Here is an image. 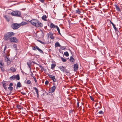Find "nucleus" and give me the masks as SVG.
<instances>
[{
    "label": "nucleus",
    "mask_w": 122,
    "mask_h": 122,
    "mask_svg": "<svg viewBox=\"0 0 122 122\" xmlns=\"http://www.w3.org/2000/svg\"><path fill=\"white\" fill-rule=\"evenodd\" d=\"M90 98L92 100V101H94V99L93 98L92 96H90Z\"/></svg>",
    "instance_id": "nucleus-38"
},
{
    "label": "nucleus",
    "mask_w": 122,
    "mask_h": 122,
    "mask_svg": "<svg viewBox=\"0 0 122 122\" xmlns=\"http://www.w3.org/2000/svg\"><path fill=\"white\" fill-rule=\"evenodd\" d=\"M56 65L55 64H52L51 65V69H53L54 68Z\"/></svg>",
    "instance_id": "nucleus-27"
},
{
    "label": "nucleus",
    "mask_w": 122,
    "mask_h": 122,
    "mask_svg": "<svg viewBox=\"0 0 122 122\" xmlns=\"http://www.w3.org/2000/svg\"><path fill=\"white\" fill-rule=\"evenodd\" d=\"M60 70L64 72L65 70V68L63 66H61L60 67Z\"/></svg>",
    "instance_id": "nucleus-23"
},
{
    "label": "nucleus",
    "mask_w": 122,
    "mask_h": 122,
    "mask_svg": "<svg viewBox=\"0 0 122 122\" xmlns=\"http://www.w3.org/2000/svg\"><path fill=\"white\" fill-rule=\"evenodd\" d=\"M17 86L18 87H20L21 86V84L20 82H18L17 84Z\"/></svg>",
    "instance_id": "nucleus-31"
},
{
    "label": "nucleus",
    "mask_w": 122,
    "mask_h": 122,
    "mask_svg": "<svg viewBox=\"0 0 122 122\" xmlns=\"http://www.w3.org/2000/svg\"><path fill=\"white\" fill-rule=\"evenodd\" d=\"M33 77L34 78V81H35V82L36 83L37 82V80H36V78L34 77Z\"/></svg>",
    "instance_id": "nucleus-42"
},
{
    "label": "nucleus",
    "mask_w": 122,
    "mask_h": 122,
    "mask_svg": "<svg viewBox=\"0 0 122 122\" xmlns=\"http://www.w3.org/2000/svg\"><path fill=\"white\" fill-rule=\"evenodd\" d=\"M61 49L62 50H64L65 49V47H63V46H62L61 47Z\"/></svg>",
    "instance_id": "nucleus-43"
},
{
    "label": "nucleus",
    "mask_w": 122,
    "mask_h": 122,
    "mask_svg": "<svg viewBox=\"0 0 122 122\" xmlns=\"http://www.w3.org/2000/svg\"><path fill=\"white\" fill-rule=\"evenodd\" d=\"M99 113L100 114H102L103 113V112L102 111H100L99 112Z\"/></svg>",
    "instance_id": "nucleus-41"
},
{
    "label": "nucleus",
    "mask_w": 122,
    "mask_h": 122,
    "mask_svg": "<svg viewBox=\"0 0 122 122\" xmlns=\"http://www.w3.org/2000/svg\"><path fill=\"white\" fill-rule=\"evenodd\" d=\"M10 70L12 72H15L16 71V69L13 67H11L10 68Z\"/></svg>",
    "instance_id": "nucleus-15"
},
{
    "label": "nucleus",
    "mask_w": 122,
    "mask_h": 122,
    "mask_svg": "<svg viewBox=\"0 0 122 122\" xmlns=\"http://www.w3.org/2000/svg\"><path fill=\"white\" fill-rule=\"evenodd\" d=\"M110 22L111 24H112L113 27L114 29L115 30H117V28L115 27V25H114L112 21H110Z\"/></svg>",
    "instance_id": "nucleus-20"
},
{
    "label": "nucleus",
    "mask_w": 122,
    "mask_h": 122,
    "mask_svg": "<svg viewBox=\"0 0 122 122\" xmlns=\"http://www.w3.org/2000/svg\"><path fill=\"white\" fill-rule=\"evenodd\" d=\"M76 12L77 13H78L79 14L81 13V12L79 10V9H78L76 10Z\"/></svg>",
    "instance_id": "nucleus-32"
},
{
    "label": "nucleus",
    "mask_w": 122,
    "mask_h": 122,
    "mask_svg": "<svg viewBox=\"0 0 122 122\" xmlns=\"http://www.w3.org/2000/svg\"><path fill=\"white\" fill-rule=\"evenodd\" d=\"M70 61L71 62L73 63H74L75 60L72 56H71L70 57Z\"/></svg>",
    "instance_id": "nucleus-17"
},
{
    "label": "nucleus",
    "mask_w": 122,
    "mask_h": 122,
    "mask_svg": "<svg viewBox=\"0 0 122 122\" xmlns=\"http://www.w3.org/2000/svg\"><path fill=\"white\" fill-rule=\"evenodd\" d=\"M64 55L67 57H68L69 56V54L68 52L67 51L65 52L64 53Z\"/></svg>",
    "instance_id": "nucleus-28"
},
{
    "label": "nucleus",
    "mask_w": 122,
    "mask_h": 122,
    "mask_svg": "<svg viewBox=\"0 0 122 122\" xmlns=\"http://www.w3.org/2000/svg\"><path fill=\"white\" fill-rule=\"evenodd\" d=\"M15 75H14L10 77V79L11 80H13L15 79Z\"/></svg>",
    "instance_id": "nucleus-26"
},
{
    "label": "nucleus",
    "mask_w": 122,
    "mask_h": 122,
    "mask_svg": "<svg viewBox=\"0 0 122 122\" xmlns=\"http://www.w3.org/2000/svg\"><path fill=\"white\" fill-rule=\"evenodd\" d=\"M11 14L14 16H19L21 15V13L20 11H16L13 12Z\"/></svg>",
    "instance_id": "nucleus-3"
},
{
    "label": "nucleus",
    "mask_w": 122,
    "mask_h": 122,
    "mask_svg": "<svg viewBox=\"0 0 122 122\" xmlns=\"http://www.w3.org/2000/svg\"><path fill=\"white\" fill-rule=\"evenodd\" d=\"M45 83L46 85H48L49 84V82L48 81H46L45 82Z\"/></svg>",
    "instance_id": "nucleus-37"
},
{
    "label": "nucleus",
    "mask_w": 122,
    "mask_h": 122,
    "mask_svg": "<svg viewBox=\"0 0 122 122\" xmlns=\"http://www.w3.org/2000/svg\"><path fill=\"white\" fill-rule=\"evenodd\" d=\"M56 87L55 86H53L51 88V91L52 92H54L55 90Z\"/></svg>",
    "instance_id": "nucleus-21"
},
{
    "label": "nucleus",
    "mask_w": 122,
    "mask_h": 122,
    "mask_svg": "<svg viewBox=\"0 0 122 122\" xmlns=\"http://www.w3.org/2000/svg\"><path fill=\"white\" fill-rule=\"evenodd\" d=\"M47 17L46 15H43L41 17L42 19L43 20L45 21H46L47 20Z\"/></svg>",
    "instance_id": "nucleus-18"
},
{
    "label": "nucleus",
    "mask_w": 122,
    "mask_h": 122,
    "mask_svg": "<svg viewBox=\"0 0 122 122\" xmlns=\"http://www.w3.org/2000/svg\"><path fill=\"white\" fill-rule=\"evenodd\" d=\"M4 17L8 21H9V18L8 17V16L7 15H5L4 16Z\"/></svg>",
    "instance_id": "nucleus-30"
},
{
    "label": "nucleus",
    "mask_w": 122,
    "mask_h": 122,
    "mask_svg": "<svg viewBox=\"0 0 122 122\" xmlns=\"http://www.w3.org/2000/svg\"><path fill=\"white\" fill-rule=\"evenodd\" d=\"M31 81L30 80H28L26 81V83L27 84H30Z\"/></svg>",
    "instance_id": "nucleus-34"
},
{
    "label": "nucleus",
    "mask_w": 122,
    "mask_h": 122,
    "mask_svg": "<svg viewBox=\"0 0 122 122\" xmlns=\"http://www.w3.org/2000/svg\"><path fill=\"white\" fill-rule=\"evenodd\" d=\"M30 23L32 25L36 27H42L43 26V23L36 19L32 20L30 21Z\"/></svg>",
    "instance_id": "nucleus-1"
},
{
    "label": "nucleus",
    "mask_w": 122,
    "mask_h": 122,
    "mask_svg": "<svg viewBox=\"0 0 122 122\" xmlns=\"http://www.w3.org/2000/svg\"><path fill=\"white\" fill-rule=\"evenodd\" d=\"M22 94L23 95H24L25 94V93H22Z\"/></svg>",
    "instance_id": "nucleus-45"
},
{
    "label": "nucleus",
    "mask_w": 122,
    "mask_h": 122,
    "mask_svg": "<svg viewBox=\"0 0 122 122\" xmlns=\"http://www.w3.org/2000/svg\"><path fill=\"white\" fill-rule=\"evenodd\" d=\"M49 77L51 78L54 81H56V79L55 78L54 76L51 75L49 76Z\"/></svg>",
    "instance_id": "nucleus-16"
},
{
    "label": "nucleus",
    "mask_w": 122,
    "mask_h": 122,
    "mask_svg": "<svg viewBox=\"0 0 122 122\" xmlns=\"http://www.w3.org/2000/svg\"><path fill=\"white\" fill-rule=\"evenodd\" d=\"M116 10H117L119 11L120 10V8L118 6H117L116 5Z\"/></svg>",
    "instance_id": "nucleus-33"
},
{
    "label": "nucleus",
    "mask_w": 122,
    "mask_h": 122,
    "mask_svg": "<svg viewBox=\"0 0 122 122\" xmlns=\"http://www.w3.org/2000/svg\"><path fill=\"white\" fill-rule=\"evenodd\" d=\"M17 108L19 110H20L21 109H23V107L21 106V105L18 104L16 105V106Z\"/></svg>",
    "instance_id": "nucleus-14"
},
{
    "label": "nucleus",
    "mask_w": 122,
    "mask_h": 122,
    "mask_svg": "<svg viewBox=\"0 0 122 122\" xmlns=\"http://www.w3.org/2000/svg\"><path fill=\"white\" fill-rule=\"evenodd\" d=\"M5 60L6 61H7L8 62L10 61L9 59V58H8L7 57H5Z\"/></svg>",
    "instance_id": "nucleus-35"
},
{
    "label": "nucleus",
    "mask_w": 122,
    "mask_h": 122,
    "mask_svg": "<svg viewBox=\"0 0 122 122\" xmlns=\"http://www.w3.org/2000/svg\"><path fill=\"white\" fill-rule=\"evenodd\" d=\"M7 33L4 35V39L5 41H7L10 37L8 35H7Z\"/></svg>",
    "instance_id": "nucleus-11"
},
{
    "label": "nucleus",
    "mask_w": 122,
    "mask_h": 122,
    "mask_svg": "<svg viewBox=\"0 0 122 122\" xmlns=\"http://www.w3.org/2000/svg\"><path fill=\"white\" fill-rule=\"evenodd\" d=\"M13 85V83H11L9 85V87H8V89L10 91H12L13 89V87H12Z\"/></svg>",
    "instance_id": "nucleus-9"
},
{
    "label": "nucleus",
    "mask_w": 122,
    "mask_h": 122,
    "mask_svg": "<svg viewBox=\"0 0 122 122\" xmlns=\"http://www.w3.org/2000/svg\"><path fill=\"white\" fill-rule=\"evenodd\" d=\"M77 107H78L79 106V103L78 102H77Z\"/></svg>",
    "instance_id": "nucleus-44"
},
{
    "label": "nucleus",
    "mask_w": 122,
    "mask_h": 122,
    "mask_svg": "<svg viewBox=\"0 0 122 122\" xmlns=\"http://www.w3.org/2000/svg\"><path fill=\"white\" fill-rule=\"evenodd\" d=\"M55 47L58 46L60 47L61 46L58 42H57L55 43Z\"/></svg>",
    "instance_id": "nucleus-25"
},
{
    "label": "nucleus",
    "mask_w": 122,
    "mask_h": 122,
    "mask_svg": "<svg viewBox=\"0 0 122 122\" xmlns=\"http://www.w3.org/2000/svg\"><path fill=\"white\" fill-rule=\"evenodd\" d=\"M50 27L51 28H56L59 34L60 35H61L59 28L57 26L55 25L54 24L52 23H50Z\"/></svg>",
    "instance_id": "nucleus-2"
},
{
    "label": "nucleus",
    "mask_w": 122,
    "mask_h": 122,
    "mask_svg": "<svg viewBox=\"0 0 122 122\" xmlns=\"http://www.w3.org/2000/svg\"><path fill=\"white\" fill-rule=\"evenodd\" d=\"M32 49L33 50H36L37 49L41 53H42L43 52L42 51L39 49L38 47L37 46H34L33 47Z\"/></svg>",
    "instance_id": "nucleus-8"
},
{
    "label": "nucleus",
    "mask_w": 122,
    "mask_h": 122,
    "mask_svg": "<svg viewBox=\"0 0 122 122\" xmlns=\"http://www.w3.org/2000/svg\"><path fill=\"white\" fill-rule=\"evenodd\" d=\"M7 48V47L6 46H5L3 51V54L5 55V57L9 56L10 55L9 51H6V52L5 51V50Z\"/></svg>",
    "instance_id": "nucleus-4"
},
{
    "label": "nucleus",
    "mask_w": 122,
    "mask_h": 122,
    "mask_svg": "<svg viewBox=\"0 0 122 122\" xmlns=\"http://www.w3.org/2000/svg\"><path fill=\"white\" fill-rule=\"evenodd\" d=\"M7 35H8L9 37L14 36L15 35V33L13 32H9L7 33Z\"/></svg>",
    "instance_id": "nucleus-10"
},
{
    "label": "nucleus",
    "mask_w": 122,
    "mask_h": 122,
    "mask_svg": "<svg viewBox=\"0 0 122 122\" xmlns=\"http://www.w3.org/2000/svg\"><path fill=\"white\" fill-rule=\"evenodd\" d=\"M61 59L62 61L63 62H66L67 60L66 59L64 58H63L62 57H61Z\"/></svg>",
    "instance_id": "nucleus-29"
},
{
    "label": "nucleus",
    "mask_w": 122,
    "mask_h": 122,
    "mask_svg": "<svg viewBox=\"0 0 122 122\" xmlns=\"http://www.w3.org/2000/svg\"><path fill=\"white\" fill-rule=\"evenodd\" d=\"M3 87L5 90H7V86L9 85L8 82L6 81H3L2 82Z\"/></svg>",
    "instance_id": "nucleus-5"
},
{
    "label": "nucleus",
    "mask_w": 122,
    "mask_h": 122,
    "mask_svg": "<svg viewBox=\"0 0 122 122\" xmlns=\"http://www.w3.org/2000/svg\"><path fill=\"white\" fill-rule=\"evenodd\" d=\"M20 26V25L16 23L13 24L11 25V27L14 29H17L19 28Z\"/></svg>",
    "instance_id": "nucleus-6"
},
{
    "label": "nucleus",
    "mask_w": 122,
    "mask_h": 122,
    "mask_svg": "<svg viewBox=\"0 0 122 122\" xmlns=\"http://www.w3.org/2000/svg\"><path fill=\"white\" fill-rule=\"evenodd\" d=\"M15 79L17 80H19L20 79L19 75V74H17L15 75Z\"/></svg>",
    "instance_id": "nucleus-22"
},
{
    "label": "nucleus",
    "mask_w": 122,
    "mask_h": 122,
    "mask_svg": "<svg viewBox=\"0 0 122 122\" xmlns=\"http://www.w3.org/2000/svg\"><path fill=\"white\" fill-rule=\"evenodd\" d=\"M49 36H50V38L51 39H53L54 38L53 36V34L51 32H50L48 34Z\"/></svg>",
    "instance_id": "nucleus-13"
},
{
    "label": "nucleus",
    "mask_w": 122,
    "mask_h": 122,
    "mask_svg": "<svg viewBox=\"0 0 122 122\" xmlns=\"http://www.w3.org/2000/svg\"><path fill=\"white\" fill-rule=\"evenodd\" d=\"M13 46V47H14L15 48H16L17 47V45L16 44H14Z\"/></svg>",
    "instance_id": "nucleus-40"
},
{
    "label": "nucleus",
    "mask_w": 122,
    "mask_h": 122,
    "mask_svg": "<svg viewBox=\"0 0 122 122\" xmlns=\"http://www.w3.org/2000/svg\"><path fill=\"white\" fill-rule=\"evenodd\" d=\"M38 41L39 42H40V43H41V44H43L44 45L46 44V43L45 42H42V41H41L39 40H38Z\"/></svg>",
    "instance_id": "nucleus-36"
},
{
    "label": "nucleus",
    "mask_w": 122,
    "mask_h": 122,
    "mask_svg": "<svg viewBox=\"0 0 122 122\" xmlns=\"http://www.w3.org/2000/svg\"><path fill=\"white\" fill-rule=\"evenodd\" d=\"M78 68V66L77 64H75L74 65V70L75 71H76L77 70Z\"/></svg>",
    "instance_id": "nucleus-12"
},
{
    "label": "nucleus",
    "mask_w": 122,
    "mask_h": 122,
    "mask_svg": "<svg viewBox=\"0 0 122 122\" xmlns=\"http://www.w3.org/2000/svg\"><path fill=\"white\" fill-rule=\"evenodd\" d=\"M9 40L11 42L17 43L18 41L17 39L15 37H11L9 38Z\"/></svg>",
    "instance_id": "nucleus-7"
},
{
    "label": "nucleus",
    "mask_w": 122,
    "mask_h": 122,
    "mask_svg": "<svg viewBox=\"0 0 122 122\" xmlns=\"http://www.w3.org/2000/svg\"><path fill=\"white\" fill-rule=\"evenodd\" d=\"M27 65L29 68H30V64L29 63H27Z\"/></svg>",
    "instance_id": "nucleus-39"
},
{
    "label": "nucleus",
    "mask_w": 122,
    "mask_h": 122,
    "mask_svg": "<svg viewBox=\"0 0 122 122\" xmlns=\"http://www.w3.org/2000/svg\"><path fill=\"white\" fill-rule=\"evenodd\" d=\"M0 67L1 70L3 71H4V67L1 63L0 64Z\"/></svg>",
    "instance_id": "nucleus-24"
},
{
    "label": "nucleus",
    "mask_w": 122,
    "mask_h": 122,
    "mask_svg": "<svg viewBox=\"0 0 122 122\" xmlns=\"http://www.w3.org/2000/svg\"><path fill=\"white\" fill-rule=\"evenodd\" d=\"M34 89L35 90L36 92V93L37 97H38L39 96V94L38 93V91L37 89L36 88V87H34Z\"/></svg>",
    "instance_id": "nucleus-19"
}]
</instances>
